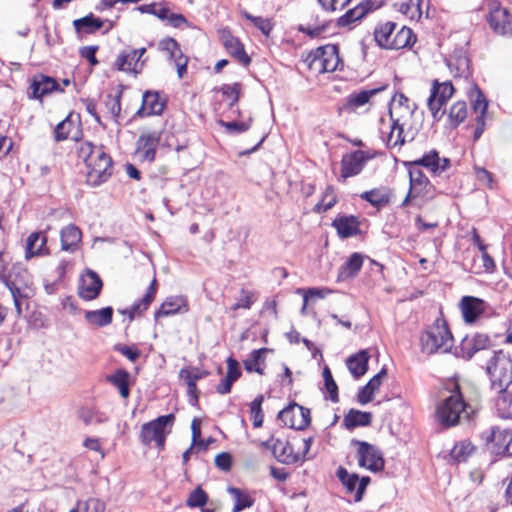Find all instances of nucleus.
Wrapping results in <instances>:
<instances>
[{"label":"nucleus","instance_id":"1","mask_svg":"<svg viewBox=\"0 0 512 512\" xmlns=\"http://www.w3.org/2000/svg\"><path fill=\"white\" fill-rule=\"evenodd\" d=\"M78 156L86 165V182L96 187L106 182L112 174V160L102 146L83 142L78 147Z\"/></svg>","mask_w":512,"mask_h":512},{"label":"nucleus","instance_id":"2","mask_svg":"<svg viewBox=\"0 0 512 512\" xmlns=\"http://www.w3.org/2000/svg\"><path fill=\"white\" fill-rule=\"evenodd\" d=\"M471 413L472 408L464 401L459 385L454 384L451 395L438 403L435 417L439 424L448 428L468 419Z\"/></svg>","mask_w":512,"mask_h":512},{"label":"nucleus","instance_id":"3","mask_svg":"<svg viewBox=\"0 0 512 512\" xmlns=\"http://www.w3.org/2000/svg\"><path fill=\"white\" fill-rule=\"evenodd\" d=\"M454 345L452 333L443 319H436L420 336L421 351L432 355L448 353Z\"/></svg>","mask_w":512,"mask_h":512},{"label":"nucleus","instance_id":"4","mask_svg":"<svg viewBox=\"0 0 512 512\" xmlns=\"http://www.w3.org/2000/svg\"><path fill=\"white\" fill-rule=\"evenodd\" d=\"M491 388L495 391H504L512 384V358L503 350L495 351L487 363Z\"/></svg>","mask_w":512,"mask_h":512},{"label":"nucleus","instance_id":"5","mask_svg":"<svg viewBox=\"0 0 512 512\" xmlns=\"http://www.w3.org/2000/svg\"><path fill=\"white\" fill-rule=\"evenodd\" d=\"M392 21L379 23L374 29V39L377 44L385 49H404L411 47L416 42V36L412 29L402 26L398 27L392 41H387V33L391 31Z\"/></svg>","mask_w":512,"mask_h":512},{"label":"nucleus","instance_id":"6","mask_svg":"<svg viewBox=\"0 0 512 512\" xmlns=\"http://www.w3.org/2000/svg\"><path fill=\"white\" fill-rule=\"evenodd\" d=\"M174 421L175 416L168 414L143 424L139 435L141 443L150 445L154 442L159 449H163L166 437L170 434Z\"/></svg>","mask_w":512,"mask_h":512},{"label":"nucleus","instance_id":"7","mask_svg":"<svg viewBox=\"0 0 512 512\" xmlns=\"http://www.w3.org/2000/svg\"><path fill=\"white\" fill-rule=\"evenodd\" d=\"M351 444L357 447L356 458L361 468H365L372 473H377L384 469L385 461L378 447L366 441L356 439H353Z\"/></svg>","mask_w":512,"mask_h":512},{"label":"nucleus","instance_id":"8","mask_svg":"<svg viewBox=\"0 0 512 512\" xmlns=\"http://www.w3.org/2000/svg\"><path fill=\"white\" fill-rule=\"evenodd\" d=\"M481 438L493 454L512 456V430L491 426L482 432Z\"/></svg>","mask_w":512,"mask_h":512},{"label":"nucleus","instance_id":"9","mask_svg":"<svg viewBox=\"0 0 512 512\" xmlns=\"http://www.w3.org/2000/svg\"><path fill=\"white\" fill-rule=\"evenodd\" d=\"M310 67L318 73L335 71L340 63L336 45L317 48L311 55Z\"/></svg>","mask_w":512,"mask_h":512},{"label":"nucleus","instance_id":"10","mask_svg":"<svg viewBox=\"0 0 512 512\" xmlns=\"http://www.w3.org/2000/svg\"><path fill=\"white\" fill-rule=\"evenodd\" d=\"M278 419L289 428L303 430L310 424V410L292 403L278 413Z\"/></svg>","mask_w":512,"mask_h":512},{"label":"nucleus","instance_id":"11","mask_svg":"<svg viewBox=\"0 0 512 512\" xmlns=\"http://www.w3.org/2000/svg\"><path fill=\"white\" fill-rule=\"evenodd\" d=\"M263 445L272 450L277 460L284 464H295L303 461V455L294 451V446L287 440L271 438Z\"/></svg>","mask_w":512,"mask_h":512},{"label":"nucleus","instance_id":"12","mask_svg":"<svg viewBox=\"0 0 512 512\" xmlns=\"http://www.w3.org/2000/svg\"><path fill=\"white\" fill-rule=\"evenodd\" d=\"M488 304L483 299L474 296H463L459 309L465 323L473 324L486 312Z\"/></svg>","mask_w":512,"mask_h":512},{"label":"nucleus","instance_id":"13","mask_svg":"<svg viewBox=\"0 0 512 512\" xmlns=\"http://www.w3.org/2000/svg\"><path fill=\"white\" fill-rule=\"evenodd\" d=\"M372 156L362 150L344 155L341 161V177L343 179L358 175Z\"/></svg>","mask_w":512,"mask_h":512},{"label":"nucleus","instance_id":"14","mask_svg":"<svg viewBox=\"0 0 512 512\" xmlns=\"http://www.w3.org/2000/svg\"><path fill=\"white\" fill-rule=\"evenodd\" d=\"M413 115L391 120V128L388 134L387 144L390 147L401 146L406 141L407 134L412 130Z\"/></svg>","mask_w":512,"mask_h":512},{"label":"nucleus","instance_id":"15","mask_svg":"<svg viewBox=\"0 0 512 512\" xmlns=\"http://www.w3.org/2000/svg\"><path fill=\"white\" fill-rule=\"evenodd\" d=\"M103 283L98 274L92 270H87L80 279L78 286V295L86 301L96 299L102 289Z\"/></svg>","mask_w":512,"mask_h":512},{"label":"nucleus","instance_id":"16","mask_svg":"<svg viewBox=\"0 0 512 512\" xmlns=\"http://www.w3.org/2000/svg\"><path fill=\"white\" fill-rule=\"evenodd\" d=\"M160 141V132L150 131L143 133L137 142L136 153L143 161L152 162L155 159L156 148Z\"/></svg>","mask_w":512,"mask_h":512},{"label":"nucleus","instance_id":"17","mask_svg":"<svg viewBox=\"0 0 512 512\" xmlns=\"http://www.w3.org/2000/svg\"><path fill=\"white\" fill-rule=\"evenodd\" d=\"M220 40L226 51L239 63L244 66H247L251 63V58L245 52L244 45L238 38L233 36L230 31L222 30L220 32Z\"/></svg>","mask_w":512,"mask_h":512},{"label":"nucleus","instance_id":"18","mask_svg":"<svg viewBox=\"0 0 512 512\" xmlns=\"http://www.w3.org/2000/svg\"><path fill=\"white\" fill-rule=\"evenodd\" d=\"M447 66L451 74L455 78L469 79L471 76L470 60L463 50H456L446 60Z\"/></svg>","mask_w":512,"mask_h":512},{"label":"nucleus","instance_id":"19","mask_svg":"<svg viewBox=\"0 0 512 512\" xmlns=\"http://www.w3.org/2000/svg\"><path fill=\"white\" fill-rule=\"evenodd\" d=\"M414 166H422L427 168L434 175H440L446 171L450 166L448 158H440L436 150H430L421 158L413 161Z\"/></svg>","mask_w":512,"mask_h":512},{"label":"nucleus","instance_id":"20","mask_svg":"<svg viewBox=\"0 0 512 512\" xmlns=\"http://www.w3.org/2000/svg\"><path fill=\"white\" fill-rule=\"evenodd\" d=\"M489 24L491 28L498 34H512V16L508 14L506 9L496 7L490 11Z\"/></svg>","mask_w":512,"mask_h":512},{"label":"nucleus","instance_id":"21","mask_svg":"<svg viewBox=\"0 0 512 512\" xmlns=\"http://www.w3.org/2000/svg\"><path fill=\"white\" fill-rule=\"evenodd\" d=\"M332 226L342 239L356 236L360 233V222L354 215L339 216L333 220Z\"/></svg>","mask_w":512,"mask_h":512},{"label":"nucleus","instance_id":"22","mask_svg":"<svg viewBox=\"0 0 512 512\" xmlns=\"http://www.w3.org/2000/svg\"><path fill=\"white\" fill-rule=\"evenodd\" d=\"M489 344V337L485 334H475L471 338H464L460 344V355L463 358L470 359L474 354L485 349Z\"/></svg>","mask_w":512,"mask_h":512},{"label":"nucleus","instance_id":"23","mask_svg":"<svg viewBox=\"0 0 512 512\" xmlns=\"http://www.w3.org/2000/svg\"><path fill=\"white\" fill-rule=\"evenodd\" d=\"M188 302L184 296H170L167 297L162 303L158 311L155 312V317H166L177 313L187 312Z\"/></svg>","mask_w":512,"mask_h":512},{"label":"nucleus","instance_id":"24","mask_svg":"<svg viewBox=\"0 0 512 512\" xmlns=\"http://www.w3.org/2000/svg\"><path fill=\"white\" fill-rule=\"evenodd\" d=\"M385 88L386 86L383 85L378 88L352 93L347 97L346 102L343 105V109L349 113L355 112L358 108L367 104L372 96L383 91Z\"/></svg>","mask_w":512,"mask_h":512},{"label":"nucleus","instance_id":"25","mask_svg":"<svg viewBox=\"0 0 512 512\" xmlns=\"http://www.w3.org/2000/svg\"><path fill=\"white\" fill-rule=\"evenodd\" d=\"M80 136V125L72 120L71 115L67 116L54 129V138L58 142L66 139L77 141Z\"/></svg>","mask_w":512,"mask_h":512},{"label":"nucleus","instance_id":"26","mask_svg":"<svg viewBox=\"0 0 512 512\" xmlns=\"http://www.w3.org/2000/svg\"><path fill=\"white\" fill-rule=\"evenodd\" d=\"M30 89L32 90L33 97L36 99H41L53 91H63L54 78L44 75L35 76Z\"/></svg>","mask_w":512,"mask_h":512},{"label":"nucleus","instance_id":"27","mask_svg":"<svg viewBox=\"0 0 512 512\" xmlns=\"http://www.w3.org/2000/svg\"><path fill=\"white\" fill-rule=\"evenodd\" d=\"M386 375V370L382 369L379 373L373 376L369 382L359 390L357 394L358 403L366 405L371 402L373 400L374 393L379 390Z\"/></svg>","mask_w":512,"mask_h":512},{"label":"nucleus","instance_id":"28","mask_svg":"<svg viewBox=\"0 0 512 512\" xmlns=\"http://www.w3.org/2000/svg\"><path fill=\"white\" fill-rule=\"evenodd\" d=\"M165 108V102L156 92H146L143 95L142 106L138 110L139 115H160Z\"/></svg>","mask_w":512,"mask_h":512},{"label":"nucleus","instance_id":"29","mask_svg":"<svg viewBox=\"0 0 512 512\" xmlns=\"http://www.w3.org/2000/svg\"><path fill=\"white\" fill-rule=\"evenodd\" d=\"M157 291V280L154 278L149 287L147 288V291L144 295V297L135 302L129 309L122 311L123 314H128L130 319H133L136 316L141 315L144 311H146L153 301L155 294Z\"/></svg>","mask_w":512,"mask_h":512},{"label":"nucleus","instance_id":"30","mask_svg":"<svg viewBox=\"0 0 512 512\" xmlns=\"http://www.w3.org/2000/svg\"><path fill=\"white\" fill-rule=\"evenodd\" d=\"M47 237L42 232L31 233L26 240L25 258L44 255L46 251Z\"/></svg>","mask_w":512,"mask_h":512},{"label":"nucleus","instance_id":"31","mask_svg":"<svg viewBox=\"0 0 512 512\" xmlns=\"http://www.w3.org/2000/svg\"><path fill=\"white\" fill-rule=\"evenodd\" d=\"M363 265V255L358 252H354L339 268L337 280L344 281L349 278L355 277L361 270Z\"/></svg>","mask_w":512,"mask_h":512},{"label":"nucleus","instance_id":"32","mask_svg":"<svg viewBox=\"0 0 512 512\" xmlns=\"http://www.w3.org/2000/svg\"><path fill=\"white\" fill-rule=\"evenodd\" d=\"M372 413L350 409L343 418V426L352 431L357 427H366L372 423Z\"/></svg>","mask_w":512,"mask_h":512},{"label":"nucleus","instance_id":"33","mask_svg":"<svg viewBox=\"0 0 512 512\" xmlns=\"http://www.w3.org/2000/svg\"><path fill=\"white\" fill-rule=\"evenodd\" d=\"M115 67L119 71L138 74L142 70L143 62L137 59L136 53H133L132 50L123 51L117 56Z\"/></svg>","mask_w":512,"mask_h":512},{"label":"nucleus","instance_id":"34","mask_svg":"<svg viewBox=\"0 0 512 512\" xmlns=\"http://www.w3.org/2000/svg\"><path fill=\"white\" fill-rule=\"evenodd\" d=\"M106 21L95 17L92 13L85 17L75 19L73 26L79 36L93 34L104 26Z\"/></svg>","mask_w":512,"mask_h":512},{"label":"nucleus","instance_id":"35","mask_svg":"<svg viewBox=\"0 0 512 512\" xmlns=\"http://www.w3.org/2000/svg\"><path fill=\"white\" fill-rule=\"evenodd\" d=\"M61 238V249L63 251H74L81 241L82 233L81 230L73 225L69 224L64 227L60 232Z\"/></svg>","mask_w":512,"mask_h":512},{"label":"nucleus","instance_id":"36","mask_svg":"<svg viewBox=\"0 0 512 512\" xmlns=\"http://www.w3.org/2000/svg\"><path fill=\"white\" fill-rule=\"evenodd\" d=\"M227 492L234 502L232 512H241L247 508H251L255 503L254 498L247 490L229 486Z\"/></svg>","mask_w":512,"mask_h":512},{"label":"nucleus","instance_id":"37","mask_svg":"<svg viewBox=\"0 0 512 512\" xmlns=\"http://www.w3.org/2000/svg\"><path fill=\"white\" fill-rule=\"evenodd\" d=\"M369 354L366 350L350 356L347 361V367L354 378H360L368 370Z\"/></svg>","mask_w":512,"mask_h":512},{"label":"nucleus","instance_id":"38","mask_svg":"<svg viewBox=\"0 0 512 512\" xmlns=\"http://www.w3.org/2000/svg\"><path fill=\"white\" fill-rule=\"evenodd\" d=\"M85 320L97 327H104L111 324L113 320V309L111 307H105L99 310L85 311Z\"/></svg>","mask_w":512,"mask_h":512},{"label":"nucleus","instance_id":"39","mask_svg":"<svg viewBox=\"0 0 512 512\" xmlns=\"http://www.w3.org/2000/svg\"><path fill=\"white\" fill-rule=\"evenodd\" d=\"M268 352V349L261 348L257 350H253L247 359L244 360V368L248 372H256L262 375L263 365L265 363V354Z\"/></svg>","mask_w":512,"mask_h":512},{"label":"nucleus","instance_id":"40","mask_svg":"<svg viewBox=\"0 0 512 512\" xmlns=\"http://www.w3.org/2000/svg\"><path fill=\"white\" fill-rule=\"evenodd\" d=\"M496 392L499 394L495 401L497 414L503 419H512V392L507 389Z\"/></svg>","mask_w":512,"mask_h":512},{"label":"nucleus","instance_id":"41","mask_svg":"<svg viewBox=\"0 0 512 512\" xmlns=\"http://www.w3.org/2000/svg\"><path fill=\"white\" fill-rule=\"evenodd\" d=\"M129 373L124 369L117 370L114 374L107 377L108 382L115 386L124 399L129 397Z\"/></svg>","mask_w":512,"mask_h":512},{"label":"nucleus","instance_id":"42","mask_svg":"<svg viewBox=\"0 0 512 512\" xmlns=\"http://www.w3.org/2000/svg\"><path fill=\"white\" fill-rule=\"evenodd\" d=\"M360 197L377 208H381L389 203L388 194L383 192L381 189L365 191L360 195Z\"/></svg>","mask_w":512,"mask_h":512},{"label":"nucleus","instance_id":"43","mask_svg":"<svg viewBox=\"0 0 512 512\" xmlns=\"http://www.w3.org/2000/svg\"><path fill=\"white\" fill-rule=\"evenodd\" d=\"M78 417L85 425L101 424L108 420L104 413L89 408H81L78 411Z\"/></svg>","mask_w":512,"mask_h":512},{"label":"nucleus","instance_id":"44","mask_svg":"<svg viewBox=\"0 0 512 512\" xmlns=\"http://www.w3.org/2000/svg\"><path fill=\"white\" fill-rule=\"evenodd\" d=\"M447 99H442V96L437 94V91H431V95L428 99V108L435 120H439L444 115L442 107L446 105Z\"/></svg>","mask_w":512,"mask_h":512},{"label":"nucleus","instance_id":"45","mask_svg":"<svg viewBox=\"0 0 512 512\" xmlns=\"http://www.w3.org/2000/svg\"><path fill=\"white\" fill-rule=\"evenodd\" d=\"M474 446L471 442L461 441L456 443L451 450V457L458 462H464L474 452Z\"/></svg>","mask_w":512,"mask_h":512},{"label":"nucleus","instance_id":"46","mask_svg":"<svg viewBox=\"0 0 512 512\" xmlns=\"http://www.w3.org/2000/svg\"><path fill=\"white\" fill-rule=\"evenodd\" d=\"M337 476L343 486L346 488L347 492L351 493L357 490L359 482V476L357 474H350L345 468L339 467L337 470Z\"/></svg>","mask_w":512,"mask_h":512},{"label":"nucleus","instance_id":"47","mask_svg":"<svg viewBox=\"0 0 512 512\" xmlns=\"http://www.w3.org/2000/svg\"><path fill=\"white\" fill-rule=\"evenodd\" d=\"M337 203V196L333 186H327L319 203L315 206L316 212H325Z\"/></svg>","mask_w":512,"mask_h":512},{"label":"nucleus","instance_id":"48","mask_svg":"<svg viewBox=\"0 0 512 512\" xmlns=\"http://www.w3.org/2000/svg\"><path fill=\"white\" fill-rule=\"evenodd\" d=\"M467 117V105L464 101H458L452 105L449 111V119L452 125L458 126Z\"/></svg>","mask_w":512,"mask_h":512},{"label":"nucleus","instance_id":"49","mask_svg":"<svg viewBox=\"0 0 512 512\" xmlns=\"http://www.w3.org/2000/svg\"><path fill=\"white\" fill-rule=\"evenodd\" d=\"M5 286L11 293L13 301H21L23 298H27V283L13 282L11 279H5Z\"/></svg>","mask_w":512,"mask_h":512},{"label":"nucleus","instance_id":"50","mask_svg":"<svg viewBox=\"0 0 512 512\" xmlns=\"http://www.w3.org/2000/svg\"><path fill=\"white\" fill-rule=\"evenodd\" d=\"M263 396H257L250 404V414L253 421V426L259 428L263 424L264 415L262 412Z\"/></svg>","mask_w":512,"mask_h":512},{"label":"nucleus","instance_id":"51","mask_svg":"<svg viewBox=\"0 0 512 512\" xmlns=\"http://www.w3.org/2000/svg\"><path fill=\"white\" fill-rule=\"evenodd\" d=\"M298 293H302L303 294V305H302V308H301V313L303 315H305L306 314V310H307V305H308L309 298H311V297L324 298L328 294L331 293V290L326 289V288H322V289H319V288H309L308 290L299 289Z\"/></svg>","mask_w":512,"mask_h":512},{"label":"nucleus","instance_id":"52","mask_svg":"<svg viewBox=\"0 0 512 512\" xmlns=\"http://www.w3.org/2000/svg\"><path fill=\"white\" fill-rule=\"evenodd\" d=\"M141 13L152 14L159 19H166L168 17L169 9L157 3L145 4L136 8Z\"/></svg>","mask_w":512,"mask_h":512},{"label":"nucleus","instance_id":"53","mask_svg":"<svg viewBox=\"0 0 512 512\" xmlns=\"http://www.w3.org/2000/svg\"><path fill=\"white\" fill-rule=\"evenodd\" d=\"M409 170L410 189H414L416 185H424L427 182V178L423 172L419 169L420 166H414L413 161L406 163Z\"/></svg>","mask_w":512,"mask_h":512},{"label":"nucleus","instance_id":"54","mask_svg":"<svg viewBox=\"0 0 512 512\" xmlns=\"http://www.w3.org/2000/svg\"><path fill=\"white\" fill-rule=\"evenodd\" d=\"M367 12H368V9L366 7H364L363 5L356 6L355 8L348 10L340 18V23L343 25H347V24H350L357 20H360L361 18H363L366 15Z\"/></svg>","mask_w":512,"mask_h":512},{"label":"nucleus","instance_id":"55","mask_svg":"<svg viewBox=\"0 0 512 512\" xmlns=\"http://www.w3.org/2000/svg\"><path fill=\"white\" fill-rule=\"evenodd\" d=\"M207 501V493L201 487H197L189 494L186 503L189 507H203Z\"/></svg>","mask_w":512,"mask_h":512},{"label":"nucleus","instance_id":"56","mask_svg":"<svg viewBox=\"0 0 512 512\" xmlns=\"http://www.w3.org/2000/svg\"><path fill=\"white\" fill-rule=\"evenodd\" d=\"M323 378H324V382H325V387L330 395V400L332 402L337 403L339 401L338 387H337V384L334 381L331 371L328 367H325L323 370Z\"/></svg>","mask_w":512,"mask_h":512},{"label":"nucleus","instance_id":"57","mask_svg":"<svg viewBox=\"0 0 512 512\" xmlns=\"http://www.w3.org/2000/svg\"><path fill=\"white\" fill-rule=\"evenodd\" d=\"M395 6L399 12L406 15L410 19L420 15L418 4L414 3L412 0H402L398 3H395Z\"/></svg>","mask_w":512,"mask_h":512},{"label":"nucleus","instance_id":"58","mask_svg":"<svg viewBox=\"0 0 512 512\" xmlns=\"http://www.w3.org/2000/svg\"><path fill=\"white\" fill-rule=\"evenodd\" d=\"M241 85L239 83H234L232 85H224L221 88L223 96L229 100V105L233 106L239 100Z\"/></svg>","mask_w":512,"mask_h":512},{"label":"nucleus","instance_id":"59","mask_svg":"<svg viewBox=\"0 0 512 512\" xmlns=\"http://www.w3.org/2000/svg\"><path fill=\"white\" fill-rule=\"evenodd\" d=\"M482 264L478 267H475L474 273H493L496 269L495 262L493 258L487 253V250L481 252Z\"/></svg>","mask_w":512,"mask_h":512},{"label":"nucleus","instance_id":"60","mask_svg":"<svg viewBox=\"0 0 512 512\" xmlns=\"http://www.w3.org/2000/svg\"><path fill=\"white\" fill-rule=\"evenodd\" d=\"M254 294L247 290H241L240 298L238 301L231 307L233 311L238 309H250L254 302Z\"/></svg>","mask_w":512,"mask_h":512},{"label":"nucleus","instance_id":"61","mask_svg":"<svg viewBox=\"0 0 512 512\" xmlns=\"http://www.w3.org/2000/svg\"><path fill=\"white\" fill-rule=\"evenodd\" d=\"M431 91H437V94L439 96H442V99L449 100L454 93V87L452 83L449 81H445L442 83L434 81Z\"/></svg>","mask_w":512,"mask_h":512},{"label":"nucleus","instance_id":"62","mask_svg":"<svg viewBox=\"0 0 512 512\" xmlns=\"http://www.w3.org/2000/svg\"><path fill=\"white\" fill-rule=\"evenodd\" d=\"M227 363V374L226 377L228 380L233 383L237 381L241 376V371L239 369L238 361L233 357H228L226 360Z\"/></svg>","mask_w":512,"mask_h":512},{"label":"nucleus","instance_id":"63","mask_svg":"<svg viewBox=\"0 0 512 512\" xmlns=\"http://www.w3.org/2000/svg\"><path fill=\"white\" fill-rule=\"evenodd\" d=\"M321 7L330 12L343 10L351 0H317Z\"/></svg>","mask_w":512,"mask_h":512},{"label":"nucleus","instance_id":"64","mask_svg":"<svg viewBox=\"0 0 512 512\" xmlns=\"http://www.w3.org/2000/svg\"><path fill=\"white\" fill-rule=\"evenodd\" d=\"M83 512H104L105 503L96 498H90L82 503Z\"/></svg>","mask_w":512,"mask_h":512}]
</instances>
